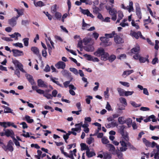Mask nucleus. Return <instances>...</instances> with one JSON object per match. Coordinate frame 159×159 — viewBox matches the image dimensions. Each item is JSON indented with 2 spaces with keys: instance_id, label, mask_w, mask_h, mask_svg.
Here are the masks:
<instances>
[{
  "instance_id": "obj_1",
  "label": "nucleus",
  "mask_w": 159,
  "mask_h": 159,
  "mask_svg": "<svg viewBox=\"0 0 159 159\" xmlns=\"http://www.w3.org/2000/svg\"><path fill=\"white\" fill-rule=\"evenodd\" d=\"M114 7L113 4L111 5V7L106 6V8L109 11V14L112 16L111 19L114 21L116 19V13L117 12L115 8H112Z\"/></svg>"
},
{
  "instance_id": "obj_2",
  "label": "nucleus",
  "mask_w": 159,
  "mask_h": 159,
  "mask_svg": "<svg viewBox=\"0 0 159 159\" xmlns=\"http://www.w3.org/2000/svg\"><path fill=\"white\" fill-rule=\"evenodd\" d=\"M125 128V126L124 125H121L118 128V132L121 134L123 138L125 140L127 141L129 140L128 137V134L124 130V129Z\"/></svg>"
},
{
  "instance_id": "obj_3",
  "label": "nucleus",
  "mask_w": 159,
  "mask_h": 159,
  "mask_svg": "<svg viewBox=\"0 0 159 159\" xmlns=\"http://www.w3.org/2000/svg\"><path fill=\"white\" fill-rule=\"evenodd\" d=\"M130 34V35L134 37L137 39H138L139 37L143 39H145V38L142 36L141 32L140 31H138L136 33L132 30H131Z\"/></svg>"
},
{
  "instance_id": "obj_4",
  "label": "nucleus",
  "mask_w": 159,
  "mask_h": 159,
  "mask_svg": "<svg viewBox=\"0 0 159 159\" xmlns=\"http://www.w3.org/2000/svg\"><path fill=\"white\" fill-rule=\"evenodd\" d=\"M12 62L15 65L18 67L20 71L23 73H26L25 71L23 69V65L18 60H13Z\"/></svg>"
},
{
  "instance_id": "obj_5",
  "label": "nucleus",
  "mask_w": 159,
  "mask_h": 159,
  "mask_svg": "<svg viewBox=\"0 0 159 159\" xmlns=\"http://www.w3.org/2000/svg\"><path fill=\"white\" fill-rule=\"evenodd\" d=\"M100 39L103 43H105L106 46H109L112 44L111 42H109V39L106 36L101 37Z\"/></svg>"
},
{
  "instance_id": "obj_6",
  "label": "nucleus",
  "mask_w": 159,
  "mask_h": 159,
  "mask_svg": "<svg viewBox=\"0 0 159 159\" xmlns=\"http://www.w3.org/2000/svg\"><path fill=\"white\" fill-rule=\"evenodd\" d=\"M120 143L121 146L120 148V152H125L127 149V143L124 141H120Z\"/></svg>"
},
{
  "instance_id": "obj_7",
  "label": "nucleus",
  "mask_w": 159,
  "mask_h": 159,
  "mask_svg": "<svg viewBox=\"0 0 159 159\" xmlns=\"http://www.w3.org/2000/svg\"><path fill=\"white\" fill-rule=\"evenodd\" d=\"M114 41L117 44H120L124 43L123 39L118 35H116L114 37Z\"/></svg>"
},
{
  "instance_id": "obj_8",
  "label": "nucleus",
  "mask_w": 159,
  "mask_h": 159,
  "mask_svg": "<svg viewBox=\"0 0 159 159\" xmlns=\"http://www.w3.org/2000/svg\"><path fill=\"white\" fill-rule=\"evenodd\" d=\"M104 50L102 48H100L98 49L94 53V54L97 57H100L104 53Z\"/></svg>"
},
{
  "instance_id": "obj_9",
  "label": "nucleus",
  "mask_w": 159,
  "mask_h": 159,
  "mask_svg": "<svg viewBox=\"0 0 159 159\" xmlns=\"http://www.w3.org/2000/svg\"><path fill=\"white\" fill-rule=\"evenodd\" d=\"M6 124H7L9 126H12L15 128H16L17 127V126L15 125L13 122H7V123H6L5 122H0V125L1 126H2L5 128H6L7 127V126L5 125Z\"/></svg>"
},
{
  "instance_id": "obj_10",
  "label": "nucleus",
  "mask_w": 159,
  "mask_h": 159,
  "mask_svg": "<svg viewBox=\"0 0 159 159\" xmlns=\"http://www.w3.org/2000/svg\"><path fill=\"white\" fill-rule=\"evenodd\" d=\"M55 66L58 69H64L66 67V64L62 61H60L55 65Z\"/></svg>"
},
{
  "instance_id": "obj_11",
  "label": "nucleus",
  "mask_w": 159,
  "mask_h": 159,
  "mask_svg": "<svg viewBox=\"0 0 159 159\" xmlns=\"http://www.w3.org/2000/svg\"><path fill=\"white\" fill-rule=\"evenodd\" d=\"M8 24L12 27L15 26L17 24V20L13 17L8 20Z\"/></svg>"
},
{
  "instance_id": "obj_12",
  "label": "nucleus",
  "mask_w": 159,
  "mask_h": 159,
  "mask_svg": "<svg viewBox=\"0 0 159 159\" xmlns=\"http://www.w3.org/2000/svg\"><path fill=\"white\" fill-rule=\"evenodd\" d=\"M12 51L13 53V55L15 57L23 55V52L21 51L16 49H12Z\"/></svg>"
},
{
  "instance_id": "obj_13",
  "label": "nucleus",
  "mask_w": 159,
  "mask_h": 159,
  "mask_svg": "<svg viewBox=\"0 0 159 159\" xmlns=\"http://www.w3.org/2000/svg\"><path fill=\"white\" fill-rule=\"evenodd\" d=\"M140 47L139 45H137L135 47L131 50V52L133 54L139 53L140 51Z\"/></svg>"
},
{
  "instance_id": "obj_14",
  "label": "nucleus",
  "mask_w": 159,
  "mask_h": 159,
  "mask_svg": "<svg viewBox=\"0 0 159 159\" xmlns=\"http://www.w3.org/2000/svg\"><path fill=\"white\" fill-rule=\"evenodd\" d=\"M31 51L37 56L39 57H41V55L39 53V49L36 47H33L31 48Z\"/></svg>"
},
{
  "instance_id": "obj_15",
  "label": "nucleus",
  "mask_w": 159,
  "mask_h": 159,
  "mask_svg": "<svg viewBox=\"0 0 159 159\" xmlns=\"http://www.w3.org/2000/svg\"><path fill=\"white\" fill-rule=\"evenodd\" d=\"M25 76L28 80L31 83L32 85L35 84V82L34 81L32 76L28 74H26Z\"/></svg>"
},
{
  "instance_id": "obj_16",
  "label": "nucleus",
  "mask_w": 159,
  "mask_h": 159,
  "mask_svg": "<svg viewBox=\"0 0 159 159\" xmlns=\"http://www.w3.org/2000/svg\"><path fill=\"white\" fill-rule=\"evenodd\" d=\"M2 147L5 151H7V150H8L11 152H12L14 149L13 146L10 145H7L6 146L5 145H3L2 146Z\"/></svg>"
},
{
  "instance_id": "obj_17",
  "label": "nucleus",
  "mask_w": 159,
  "mask_h": 159,
  "mask_svg": "<svg viewBox=\"0 0 159 159\" xmlns=\"http://www.w3.org/2000/svg\"><path fill=\"white\" fill-rule=\"evenodd\" d=\"M38 85L41 87L47 88V85L44 83L43 81L41 79H39L37 81Z\"/></svg>"
},
{
  "instance_id": "obj_18",
  "label": "nucleus",
  "mask_w": 159,
  "mask_h": 159,
  "mask_svg": "<svg viewBox=\"0 0 159 159\" xmlns=\"http://www.w3.org/2000/svg\"><path fill=\"white\" fill-rule=\"evenodd\" d=\"M5 135L7 137L13 136L14 133L11 129H7L5 130Z\"/></svg>"
},
{
  "instance_id": "obj_19",
  "label": "nucleus",
  "mask_w": 159,
  "mask_h": 159,
  "mask_svg": "<svg viewBox=\"0 0 159 159\" xmlns=\"http://www.w3.org/2000/svg\"><path fill=\"white\" fill-rule=\"evenodd\" d=\"M119 150H116L115 151V152H112V153L113 155L116 154L117 156L119 159H123V154Z\"/></svg>"
},
{
  "instance_id": "obj_20",
  "label": "nucleus",
  "mask_w": 159,
  "mask_h": 159,
  "mask_svg": "<svg viewBox=\"0 0 159 159\" xmlns=\"http://www.w3.org/2000/svg\"><path fill=\"white\" fill-rule=\"evenodd\" d=\"M133 70H127L125 71H124L122 75V76L124 78H125L127 76L129 75L130 74L133 73Z\"/></svg>"
},
{
  "instance_id": "obj_21",
  "label": "nucleus",
  "mask_w": 159,
  "mask_h": 159,
  "mask_svg": "<svg viewBox=\"0 0 159 159\" xmlns=\"http://www.w3.org/2000/svg\"><path fill=\"white\" fill-rule=\"evenodd\" d=\"M86 153L88 157H91L96 155V154L94 152H90L89 148H88V150L86 151Z\"/></svg>"
},
{
  "instance_id": "obj_22",
  "label": "nucleus",
  "mask_w": 159,
  "mask_h": 159,
  "mask_svg": "<svg viewBox=\"0 0 159 159\" xmlns=\"http://www.w3.org/2000/svg\"><path fill=\"white\" fill-rule=\"evenodd\" d=\"M12 38H15V40L18 39V37L21 36L20 34L18 32H15L13 34L9 35Z\"/></svg>"
},
{
  "instance_id": "obj_23",
  "label": "nucleus",
  "mask_w": 159,
  "mask_h": 159,
  "mask_svg": "<svg viewBox=\"0 0 159 159\" xmlns=\"http://www.w3.org/2000/svg\"><path fill=\"white\" fill-rule=\"evenodd\" d=\"M106 146L109 148V151L113 153L115 152V148L113 145L109 143Z\"/></svg>"
},
{
  "instance_id": "obj_24",
  "label": "nucleus",
  "mask_w": 159,
  "mask_h": 159,
  "mask_svg": "<svg viewBox=\"0 0 159 159\" xmlns=\"http://www.w3.org/2000/svg\"><path fill=\"white\" fill-rule=\"evenodd\" d=\"M90 26V25L89 24H87L84 22V19H83L82 21V29L83 30H84L86 29H88L89 26Z\"/></svg>"
},
{
  "instance_id": "obj_25",
  "label": "nucleus",
  "mask_w": 159,
  "mask_h": 159,
  "mask_svg": "<svg viewBox=\"0 0 159 159\" xmlns=\"http://www.w3.org/2000/svg\"><path fill=\"white\" fill-rule=\"evenodd\" d=\"M84 49L87 52H93L94 51V48L92 46H89L85 47Z\"/></svg>"
},
{
  "instance_id": "obj_26",
  "label": "nucleus",
  "mask_w": 159,
  "mask_h": 159,
  "mask_svg": "<svg viewBox=\"0 0 159 159\" xmlns=\"http://www.w3.org/2000/svg\"><path fill=\"white\" fill-rule=\"evenodd\" d=\"M66 157H68L71 159H75L74 157H73V152L72 151H70V155L68 154L65 152H64L62 153Z\"/></svg>"
},
{
  "instance_id": "obj_27",
  "label": "nucleus",
  "mask_w": 159,
  "mask_h": 159,
  "mask_svg": "<svg viewBox=\"0 0 159 159\" xmlns=\"http://www.w3.org/2000/svg\"><path fill=\"white\" fill-rule=\"evenodd\" d=\"M118 18L116 21V23L120 22V20L122 19L123 17V13L121 11H118Z\"/></svg>"
},
{
  "instance_id": "obj_28",
  "label": "nucleus",
  "mask_w": 159,
  "mask_h": 159,
  "mask_svg": "<svg viewBox=\"0 0 159 159\" xmlns=\"http://www.w3.org/2000/svg\"><path fill=\"white\" fill-rule=\"evenodd\" d=\"M136 14L138 18L140 19L141 18V13L140 8L139 7H137L136 9Z\"/></svg>"
},
{
  "instance_id": "obj_29",
  "label": "nucleus",
  "mask_w": 159,
  "mask_h": 159,
  "mask_svg": "<svg viewBox=\"0 0 159 159\" xmlns=\"http://www.w3.org/2000/svg\"><path fill=\"white\" fill-rule=\"evenodd\" d=\"M50 79L51 81H52L53 83H55L57 85L59 86L60 87H62V85L60 84L59 83V81H56L55 80H57L58 79L56 78H53L52 77H50Z\"/></svg>"
},
{
  "instance_id": "obj_30",
  "label": "nucleus",
  "mask_w": 159,
  "mask_h": 159,
  "mask_svg": "<svg viewBox=\"0 0 159 159\" xmlns=\"http://www.w3.org/2000/svg\"><path fill=\"white\" fill-rule=\"evenodd\" d=\"M101 56V60L103 61H106L108 58L109 54L108 53L104 52V53Z\"/></svg>"
},
{
  "instance_id": "obj_31",
  "label": "nucleus",
  "mask_w": 159,
  "mask_h": 159,
  "mask_svg": "<svg viewBox=\"0 0 159 159\" xmlns=\"http://www.w3.org/2000/svg\"><path fill=\"white\" fill-rule=\"evenodd\" d=\"M80 11L83 14L86 15L89 13V11L88 9L84 10L82 9L81 7H80Z\"/></svg>"
},
{
  "instance_id": "obj_32",
  "label": "nucleus",
  "mask_w": 159,
  "mask_h": 159,
  "mask_svg": "<svg viewBox=\"0 0 159 159\" xmlns=\"http://www.w3.org/2000/svg\"><path fill=\"white\" fill-rule=\"evenodd\" d=\"M115 34V32L113 31L112 33L111 34H105L104 35L109 39V38H111L114 37Z\"/></svg>"
},
{
  "instance_id": "obj_33",
  "label": "nucleus",
  "mask_w": 159,
  "mask_h": 159,
  "mask_svg": "<svg viewBox=\"0 0 159 159\" xmlns=\"http://www.w3.org/2000/svg\"><path fill=\"white\" fill-rule=\"evenodd\" d=\"M117 90L120 96L124 95L125 91H124V89L120 88H118Z\"/></svg>"
},
{
  "instance_id": "obj_34",
  "label": "nucleus",
  "mask_w": 159,
  "mask_h": 159,
  "mask_svg": "<svg viewBox=\"0 0 159 159\" xmlns=\"http://www.w3.org/2000/svg\"><path fill=\"white\" fill-rule=\"evenodd\" d=\"M128 10L129 12L133 11L134 9L133 7V3L132 2H129V7L127 8V9Z\"/></svg>"
},
{
  "instance_id": "obj_35",
  "label": "nucleus",
  "mask_w": 159,
  "mask_h": 159,
  "mask_svg": "<svg viewBox=\"0 0 159 159\" xmlns=\"http://www.w3.org/2000/svg\"><path fill=\"white\" fill-rule=\"evenodd\" d=\"M104 159H110L111 158V154L107 152H105L103 153Z\"/></svg>"
},
{
  "instance_id": "obj_36",
  "label": "nucleus",
  "mask_w": 159,
  "mask_h": 159,
  "mask_svg": "<svg viewBox=\"0 0 159 159\" xmlns=\"http://www.w3.org/2000/svg\"><path fill=\"white\" fill-rule=\"evenodd\" d=\"M125 123H126L129 127H131L132 123V120L131 118H128L125 120Z\"/></svg>"
},
{
  "instance_id": "obj_37",
  "label": "nucleus",
  "mask_w": 159,
  "mask_h": 159,
  "mask_svg": "<svg viewBox=\"0 0 159 159\" xmlns=\"http://www.w3.org/2000/svg\"><path fill=\"white\" fill-rule=\"evenodd\" d=\"M94 142V140L93 138L90 137L87 139L86 143L89 144H90Z\"/></svg>"
},
{
  "instance_id": "obj_38",
  "label": "nucleus",
  "mask_w": 159,
  "mask_h": 159,
  "mask_svg": "<svg viewBox=\"0 0 159 159\" xmlns=\"http://www.w3.org/2000/svg\"><path fill=\"white\" fill-rule=\"evenodd\" d=\"M119 100L121 103L124 104L125 106L127 105L126 99L125 98L121 97L119 98Z\"/></svg>"
},
{
  "instance_id": "obj_39",
  "label": "nucleus",
  "mask_w": 159,
  "mask_h": 159,
  "mask_svg": "<svg viewBox=\"0 0 159 159\" xmlns=\"http://www.w3.org/2000/svg\"><path fill=\"white\" fill-rule=\"evenodd\" d=\"M25 118L27 122L29 123H31L34 122V120L31 119L30 117L28 115H26Z\"/></svg>"
},
{
  "instance_id": "obj_40",
  "label": "nucleus",
  "mask_w": 159,
  "mask_h": 159,
  "mask_svg": "<svg viewBox=\"0 0 159 159\" xmlns=\"http://www.w3.org/2000/svg\"><path fill=\"white\" fill-rule=\"evenodd\" d=\"M4 113H11L14 115L15 113L12 112V110L8 107H6L5 110H4Z\"/></svg>"
},
{
  "instance_id": "obj_41",
  "label": "nucleus",
  "mask_w": 159,
  "mask_h": 159,
  "mask_svg": "<svg viewBox=\"0 0 159 159\" xmlns=\"http://www.w3.org/2000/svg\"><path fill=\"white\" fill-rule=\"evenodd\" d=\"M70 70L71 72L73 73L76 75H78V70L74 68H70Z\"/></svg>"
},
{
  "instance_id": "obj_42",
  "label": "nucleus",
  "mask_w": 159,
  "mask_h": 159,
  "mask_svg": "<svg viewBox=\"0 0 159 159\" xmlns=\"http://www.w3.org/2000/svg\"><path fill=\"white\" fill-rule=\"evenodd\" d=\"M11 138L13 140V142L17 146L20 147V144L19 142L16 140L14 136H11Z\"/></svg>"
},
{
  "instance_id": "obj_43",
  "label": "nucleus",
  "mask_w": 159,
  "mask_h": 159,
  "mask_svg": "<svg viewBox=\"0 0 159 159\" xmlns=\"http://www.w3.org/2000/svg\"><path fill=\"white\" fill-rule=\"evenodd\" d=\"M81 147V150H88V148H89L88 147L86 146L85 144L84 143H81L80 144Z\"/></svg>"
},
{
  "instance_id": "obj_44",
  "label": "nucleus",
  "mask_w": 159,
  "mask_h": 159,
  "mask_svg": "<svg viewBox=\"0 0 159 159\" xmlns=\"http://www.w3.org/2000/svg\"><path fill=\"white\" fill-rule=\"evenodd\" d=\"M29 39L27 38H25L23 39L24 45L25 46H28L29 44Z\"/></svg>"
},
{
  "instance_id": "obj_45",
  "label": "nucleus",
  "mask_w": 159,
  "mask_h": 159,
  "mask_svg": "<svg viewBox=\"0 0 159 159\" xmlns=\"http://www.w3.org/2000/svg\"><path fill=\"white\" fill-rule=\"evenodd\" d=\"M34 4L35 5L36 7H37V6L42 7V6H44V3L42 2L41 1L38 2L36 3H35L34 2Z\"/></svg>"
},
{
  "instance_id": "obj_46",
  "label": "nucleus",
  "mask_w": 159,
  "mask_h": 159,
  "mask_svg": "<svg viewBox=\"0 0 159 159\" xmlns=\"http://www.w3.org/2000/svg\"><path fill=\"white\" fill-rule=\"evenodd\" d=\"M124 120V117L122 116L119 117L118 119L119 122L121 124L125 123V120Z\"/></svg>"
},
{
  "instance_id": "obj_47",
  "label": "nucleus",
  "mask_w": 159,
  "mask_h": 159,
  "mask_svg": "<svg viewBox=\"0 0 159 159\" xmlns=\"http://www.w3.org/2000/svg\"><path fill=\"white\" fill-rule=\"evenodd\" d=\"M93 12L96 14L98 13L99 11H100V9H99V8L96 7L95 6H94V7H93Z\"/></svg>"
},
{
  "instance_id": "obj_48",
  "label": "nucleus",
  "mask_w": 159,
  "mask_h": 159,
  "mask_svg": "<svg viewBox=\"0 0 159 159\" xmlns=\"http://www.w3.org/2000/svg\"><path fill=\"white\" fill-rule=\"evenodd\" d=\"M55 17L58 20H60L61 18V15L60 13L58 12H56L55 13Z\"/></svg>"
},
{
  "instance_id": "obj_49",
  "label": "nucleus",
  "mask_w": 159,
  "mask_h": 159,
  "mask_svg": "<svg viewBox=\"0 0 159 159\" xmlns=\"http://www.w3.org/2000/svg\"><path fill=\"white\" fill-rule=\"evenodd\" d=\"M91 39L90 38H85L83 39V43L85 45H86L91 40Z\"/></svg>"
},
{
  "instance_id": "obj_50",
  "label": "nucleus",
  "mask_w": 159,
  "mask_h": 159,
  "mask_svg": "<svg viewBox=\"0 0 159 159\" xmlns=\"http://www.w3.org/2000/svg\"><path fill=\"white\" fill-rule=\"evenodd\" d=\"M102 142L103 144H108L109 142L108 140L106 137H104L102 139Z\"/></svg>"
},
{
  "instance_id": "obj_51",
  "label": "nucleus",
  "mask_w": 159,
  "mask_h": 159,
  "mask_svg": "<svg viewBox=\"0 0 159 159\" xmlns=\"http://www.w3.org/2000/svg\"><path fill=\"white\" fill-rule=\"evenodd\" d=\"M83 123L82 122H81L80 123L75 124V126L79 130V131H80L81 130V127L82 125V124Z\"/></svg>"
},
{
  "instance_id": "obj_52",
  "label": "nucleus",
  "mask_w": 159,
  "mask_h": 159,
  "mask_svg": "<svg viewBox=\"0 0 159 159\" xmlns=\"http://www.w3.org/2000/svg\"><path fill=\"white\" fill-rule=\"evenodd\" d=\"M29 24V21L27 20H22L21 21V24L22 25L26 26Z\"/></svg>"
},
{
  "instance_id": "obj_53",
  "label": "nucleus",
  "mask_w": 159,
  "mask_h": 159,
  "mask_svg": "<svg viewBox=\"0 0 159 159\" xmlns=\"http://www.w3.org/2000/svg\"><path fill=\"white\" fill-rule=\"evenodd\" d=\"M86 97H87V98L86 99V102L88 104H89L90 103V99H92L93 97L91 96H87Z\"/></svg>"
},
{
  "instance_id": "obj_54",
  "label": "nucleus",
  "mask_w": 159,
  "mask_h": 159,
  "mask_svg": "<svg viewBox=\"0 0 159 159\" xmlns=\"http://www.w3.org/2000/svg\"><path fill=\"white\" fill-rule=\"evenodd\" d=\"M131 24L136 29H138L139 28V26L136 23L134 20H132L131 22Z\"/></svg>"
},
{
  "instance_id": "obj_55",
  "label": "nucleus",
  "mask_w": 159,
  "mask_h": 159,
  "mask_svg": "<svg viewBox=\"0 0 159 159\" xmlns=\"http://www.w3.org/2000/svg\"><path fill=\"white\" fill-rule=\"evenodd\" d=\"M116 58V57L114 55H112L108 57V60L110 62L113 61Z\"/></svg>"
},
{
  "instance_id": "obj_56",
  "label": "nucleus",
  "mask_w": 159,
  "mask_h": 159,
  "mask_svg": "<svg viewBox=\"0 0 159 159\" xmlns=\"http://www.w3.org/2000/svg\"><path fill=\"white\" fill-rule=\"evenodd\" d=\"M134 93V91H125L124 95L126 96L131 95Z\"/></svg>"
},
{
  "instance_id": "obj_57",
  "label": "nucleus",
  "mask_w": 159,
  "mask_h": 159,
  "mask_svg": "<svg viewBox=\"0 0 159 159\" xmlns=\"http://www.w3.org/2000/svg\"><path fill=\"white\" fill-rule=\"evenodd\" d=\"M14 10L16 11L17 13L18 14L20 15H23V11L22 10H18V9L15 8L14 9Z\"/></svg>"
},
{
  "instance_id": "obj_58",
  "label": "nucleus",
  "mask_w": 159,
  "mask_h": 159,
  "mask_svg": "<svg viewBox=\"0 0 159 159\" xmlns=\"http://www.w3.org/2000/svg\"><path fill=\"white\" fill-rule=\"evenodd\" d=\"M13 45L16 47H18L20 48H22L23 47L22 44L20 43H13Z\"/></svg>"
},
{
  "instance_id": "obj_59",
  "label": "nucleus",
  "mask_w": 159,
  "mask_h": 159,
  "mask_svg": "<svg viewBox=\"0 0 159 159\" xmlns=\"http://www.w3.org/2000/svg\"><path fill=\"white\" fill-rule=\"evenodd\" d=\"M43 96L48 99H52V96L50 94L44 93Z\"/></svg>"
},
{
  "instance_id": "obj_60",
  "label": "nucleus",
  "mask_w": 159,
  "mask_h": 159,
  "mask_svg": "<svg viewBox=\"0 0 159 159\" xmlns=\"http://www.w3.org/2000/svg\"><path fill=\"white\" fill-rule=\"evenodd\" d=\"M56 5H55L51 7V11L52 13H56L57 12Z\"/></svg>"
},
{
  "instance_id": "obj_61",
  "label": "nucleus",
  "mask_w": 159,
  "mask_h": 159,
  "mask_svg": "<svg viewBox=\"0 0 159 159\" xmlns=\"http://www.w3.org/2000/svg\"><path fill=\"white\" fill-rule=\"evenodd\" d=\"M119 83L122 85L126 86L127 87H129V83L126 82L120 81Z\"/></svg>"
},
{
  "instance_id": "obj_62",
  "label": "nucleus",
  "mask_w": 159,
  "mask_h": 159,
  "mask_svg": "<svg viewBox=\"0 0 159 159\" xmlns=\"http://www.w3.org/2000/svg\"><path fill=\"white\" fill-rule=\"evenodd\" d=\"M143 142L147 146H149L150 143L148 140H147L145 138H143Z\"/></svg>"
},
{
  "instance_id": "obj_63",
  "label": "nucleus",
  "mask_w": 159,
  "mask_h": 159,
  "mask_svg": "<svg viewBox=\"0 0 159 159\" xmlns=\"http://www.w3.org/2000/svg\"><path fill=\"white\" fill-rule=\"evenodd\" d=\"M76 106L79 110L82 111V108L81 107V103L80 102H78L76 104Z\"/></svg>"
},
{
  "instance_id": "obj_64",
  "label": "nucleus",
  "mask_w": 159,
  "mask_h": 159,
  "mask_svg": "<svg viewBox=\"0 0 159 159\" xmlns=\"http://www.w3.org/2000/svg\"><path fill=\"white\" fill-rule=\"evenodd\" d=\"M92 35L93 38L96 39H97L99 36V34L98 33L96 32H94L93 33Z\"/></svg>"
}]
</instances>
